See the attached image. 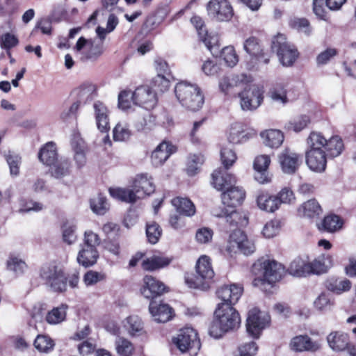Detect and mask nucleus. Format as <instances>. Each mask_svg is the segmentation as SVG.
I'll return each instance as SVG.
<instances>
[{
	"label": "nucleus",
	"instance_id": "obj_1",
	"mask_svg": "<svg viewBox=\"0 0 356 356\" xmlns=\"http://www.w3.org/2000/svg\"><path fill=\"white\" fill-rule=\"evenodd\" d=\"M243 291V286L237 284L225 285L218 290L217 295L222 302L218 305L209 328V334L212 337L220 338L225 333L239 327L241 317L233 305L238 301Z\"/></svg>",
	"mask_w": 356,
	"mask_h": 356
},
{
	"label": "nucleus",
	"instance_id": "obj_2",
	"mask_svg": "<svg viewBox=\"0 0 356 356\" xmlns=\"http://www.w3.org/2000/svg\"><path fill=\"white\" fill-rule=\"evenodd\" d=\"M245 197V190L235 185L222 193L221 200L225 208L220 213H214V215L222 218L227 229L245 226L248 224V219L246 214L235 209L243 203Z\"/></svg>",
	"mask_w": 356,
	"mask_h": 356
},
{
	"label": "nucleus",
	"instance_id": "obj_3",
	"mask_svg": "<svg viewBox=\"0 0 356 356\" xmlns=\"http://www.w3.org/2000/svg\"><path fill=\"white\" fill-rule=\"evenodd\" d=\"M133 189L115 188H110V195L120 201L127 203H134L138 199L149 195L155 190V186L151 176L147 174H140L136 177Z\"/></svg>",
	"mask_w": 356,
	"mask_h": 356
},
{
	"label": "nucleus",
	"instance_id": "obj_4",
	"mask_svg": "<svg viewBox=\"0 0 356 356\" xmlns=\"http://www.w3.org/2000/svg\"><path fill=\"white\" fill-rule=\"evenodd\" d=\"M252 271L257 276L252 284L259 286L265 283L273 284L280 281L284 273V267L275 260L262 259L253 264Z\"/></svg>",
	"mask_w": 356,
	"mask_h": 356
},
{
	"label": "nucleus",
	"instance_id": "obj_5",
	"mask_svg": "<svg viewBox=\"0 0 356 356\" xmlns=\"http://www.w3.org/2000/svg\"><path fill=\"white\" fill-rule=\"evenodd\" d=\"M175 92L180 104L188 110L196 111L203 106L204 96L195 84L179 82L175 88Z\"/></svg>",
	"mask_w": 356,
	"mask_h": 356
},
{
	"label": "nucleus",
	"instance_id": "obj_6",
	"mask_svg": "<svg viewBox=\"0 0 356 356\" xmlns=\"http://www.w3.org/2000/svg\"><path fill=\"white\" fill-rule=\"evenodd\" d=\"M40 277L45 284L56 292H63L67 289V277L63 268L56 263L43 265L40 269Z\"/></svg>",
	"mask_w": 356,
	"mask_h": 356
},
{
	"label": "nucleus",
	"instance_id": "obj_7",
	"mask_svg": "<svg viewBox=\"0 0 356 356\" xmlns=\"http://www.w3.org/2000/svg\"><path fill=\"white\" fill-rule=\"evenodd\" d=\"M172 341L181 353L188 352L192 356H195L201 348L197 333L192 327L181 329Z\"/></svg>",
	"mask_w": 356,
	"mask_h": 356
},
{
	"label": "nucleus",
	"instance_id": "obj_8",
	"mask_svg": "<svg viewBox=\"0 0 356 356\" xmlns=\"http://www.w3.org/2000/svg\"><path fill=\"white\" fill-rule=\"evenodd\" d=\"M196 273L195 280L187 278L186 282L190 287L206 289L208 282L213 277L214 271L212 268L211 259L206 255L201 256L196 264Z\"/></svg>",
	"mask_w": 356,
	"mask_h": 356
},
{
	"label": "nucleus",
	"instance_id": "obj_9",
	"mask_svg": "<svg viewBox=\"0 0 356 356\" xmlns=\"http://www.w3.org/2000/svg\"><path fill=\"white\" fill-rule=\"evenodd\" d=\"M272 49L277 52L279 60L282 65L291 66L298 57L297 49L286 42L282 34H277L272 41Z\"/></svg>",
	"mask_w": 356,
	"mask_h": 356
},
{
	"label": "nucleus",
	"instance_id": "obj_10",
	"mask_svg": "<svg viewBox=\"0 0 356 356\" xmlns=\"http://www.w3.org/2000/svg\"><path fill=\"white\" fill-rule=\"evenodd\" d=\"M270 323V316L265 312L254 307L248 312L246 319V329L253 338H259L262 331Z\"/></svg>",
	"mask_w": 356,
	"mask_h": 356
},
{
	"label": "nucleus",
	"instance_id": "obj_11",
	"mask_svg": "<svg viewBox=\"0 0 356 356\" xmlns=\"http://www.w3.org/2000/svg\"><path fill=\"white\" fill-rule=\"evenodd\" d=\"M241 107L243 111H252L257 109L264 99V90L262 87L256 84H250L244 86L242 91L238 93Z\"/></svg>",
	"mask_w": 356,
	"mask_h": 356
},
{
	"label": "nucleus",
	"instance_id": "obj_12",
	"mask_svg": "<svg viewBox=\"0 0 356 356\" xmlns=\"http://www.w3.org/2000/svg\"><path fill=\"white\" fill-rule=\"evenodd\" d=\"M251 82V77L245 74H227L222 76L218 82L219 89L225 95L238 96V89Z\"/></svg>",
	"mask_w": 356,
	"mask_h": 356
},
{
	"label": "nucleus",
	"instance_id": "obj_13",
	"mask_svg": "<svg viewBox=\"0 0 356 356\" xmlns=\"http://www.w3.org/2000/svg\"><path fill=\"white\" fill-rule=\"evenodd\" d=\"M237 227L229 229L233 232L229 235L226 250L229 254H235L241 251L243 254L248 255L253 253L255 246L253 242L248 240L246 235L241 230L236 229Z\"/></svg>",
	"mask_w": 356,
	"mask_h": 356
},
{
	"label": "nucleus",
	"instance_id": "obj_14",
	"mask_svg": "<svg viewBox=\"0 0 356 356\" xmlns=\"http://www.w3.org/2000/svg\"><path fill=\"white\" fill-rule=\"evenodd\" d=\"M207 8L208 15L218 22H228L234 15L233 8L227 0H211Z\"/></svg>",
	"mask_w": 356,
	"mask_h": 356
},
{
	"label": "nucleus",
	"instance_id": "obj_15",
	"mask_svg": "<svg viewBox=\"0 0 356 356\" xmlns=\"http://www.w3.org/2000/svg\"><path fill=\"white\" fill-rule=\"evenodd\" d=\"M166 291L165 284L152 275H145L140 289L142 295L147 299H153L161 296Z\"/></svg>",
	"mask_w": 356,
	"mask_h": 356
},
{
	"label": "nucleus",
	"instance_id": "obj_16",
	"mask_svg": "<svg viewBox=\"0 0 356 356\" xmlns=\"http://www.w3.org/2000/svg\"><path fill=\"white\" fill-rule=\"evenodd\" d=\"M211 184L217 191L224 192L236 183V178L225 169L216 170L211 175Z\"/></svg>",
	"mask_w": 356,
	"mask_h": 356
},
{
	"label": "nucleus",
	"instance_id": "obj_17",
	"mask_svg": "<svg viewBox=\"0 0 356 356\" xmlns=\"http://www.w3.org/2000/svg\"><path fill=\"white\" fill-rule=\"evenodd\" d=\"M321 347L318 341H313L307 335H298L293 337L289 343V348L291 350L298 353L316 352Z\"/></svg>",
	"mask_w": 356,
	"mask_h": 356
},
{
	"label": "nucleus",
	"instance_id": "obj_18",
	"mask_svg": "<svg viewBox=\"0 0 356 356\" xmlns=\"http://www.w3.org/2000/svg\"><path fill=\"white\" fill-rule=\"evenodd\" d=\"M244 50L252 57L264 64H268L270 56L264 51L259 40L255 37L247 38L243 43Z\"/></svg>",
	"mask_w": 356,
	"mask_h": 356
},
{
	"label": "nucleus",
	"instance_id": "obj_19",
	"mask_svg": "<svg viewBox=\"0 0 356 356\" xmlns=\"http://www.w3.org/2000/svg\"><path fill=\"white\" fill-rule=\"evenodd\" d=\"M306 163L313 172L321 173L327 165V156L325 150H307Z\"/></svg>",
	"mask_w": 356,
	"mask_h": 356
},
{
	"label": "nucleus",
	"instance_id": "obj_20",
	"mask_svg": "<svg viewBox=\"0 0 356 356\" xmlns=\"http://www.w3.org/2000/svg\"><path fill=\"white\" fill-rule=\"evenodd\" d=\"M133 94L136 105L149 109L153 108L156 104V94L148 86L138 87L133 92Z\"/></svg>",
	"mask_w": 356,
	"mask_h": 356
},
{
	"label": "nucleus",
	"instance_id": "obj_21",
	"mask_svg": "<svg viewBox=\"0 0 356 356\" xmlns=\"http://www.w3.org/2000/svg\"><path fill=\"white\" fill-rule=\"evenodd\" d=\"M149 310L154 321L157 323H166L172 318V308L169 305L162 302L151 301Z\"/></svg>",
	"mask_w": 356,
	"mask_h": 356
},
{
	"label": "nucleus",
	"instance_id": "obj_22",
	"mask_svg": "<svg viewBox=\"0 0 356 356\" xmlns=\"http://www.w3.org/2000/svg\"><path fill=\"white\" fill-rule=\"evenodd\" d=\"M300 160V156L289 149H285L279 156L282 170L287 174H293L298 170Z\"/></svg>",
	"mask_w": 356,
	"mask_h": 356
},
{
	"label": "nucleus",
	"instance_id": "obj_23",
	"mask_svg": "<svg viewBox=\"0 0 356 356\" xmlns=\"http://www.w3.org/2000/svg\"><path fill=\"white\" fill-rule=\"evenodd\" d=\"M87 46L89 49L86 52L85 60H95L99 57L103 53V47L101 44L96 42L95 40H87L83 37H81L74 47L76 51H81L83 49V46Z\"/></svg>",
	"mask_w": 356,
	"mask_h": 356
},
{
	"label": "nucleus",
	"instance_id": "obj_24",
	"mask_svg": "<svg viewBox=\"0 0 356 356\" xmlns=\"http://www.w3.org/2000/svg\"><path fill=\"white\" fill-rule=\"evenodd\" d=\"M191 22L196 29L200 40L204 43L207 49L212 51L217 43V38L208 35L204 22L200 16H193L191 19Z\"/></svg>",
	"mask_w": 356,
	"mask_h": 356
},
{
	"label": "nucleus",
	"instance_id": "obj_25",
	"mask_svg": "<svg viewBox=\"0 0 356 356\" xmlns=\"http://www.w3.org/2000/svg\"><path fill=\"white\" fill-rule=\"evenodd\" d=\"M71 147L74 152V161L78 168H83L86 163V145L78 134H74L71 140Z\"/></svg>",
	"mask_w": 356,
	"mask_h": 356
},
{
	"label": "nucleus",
	"instance_id": "obj_26",
	"mask_svg": "<svg viewBox=\"0 0 356 356\" xmlns=\"http://www.w3.org/2000/svg\"><path fill=\"white\" fill-rule=\"evenodd\" d=\"M175 151V147L170 143L166 141L162 142L152 153V163L156 167L161 165Z\"/></svg>",
	"mask_w": 356,
	"mask_h": 356
},
{
	"label": "nucleus",
	"instance_id": "obj_27",
	"mask_svg": "<svg viewBox=\"0 0 356 356\" xmlns=\"http://www.w3.org/2000/svg\"><path fill=\"white\" fill-rule=\"evenodd\" d=\"M93 108L98 129L102 132H107L109 129L108 111L107 108L100 102H95Z\"/></svg>",
	"mask_w": 356,
	"mask_h": 356
},
{
	"label": "nucleus",
	"instance_id": "obj_28",
	"mask_svg": "<svg viewBox=\"0 0 356 356\" xmlns=\"http://www.w3.org/2000/svg\"><path fill=\"white\" fill-rule=\"evenodd\" d=\"M288 271L290 275L299 277L311 274L309 259L307 257L294 259L290 264Z\"/></svg>",
	"mask_w": 356,
	"mask_h": 356
},
{
	"label": "nucleus",
	"instance_id": "obj_29",
	"mask_svg": "<svg viewBox=\"0 0 356 356\" xmlns=\"http://www.w3.org/2000/svg\"><path fill=\"white\" fill-rule=\"evenodd\" d=\"M258 207L264 211L273 213L280 208V202L275 195L261 193L257 197Z\"/></svg>",
	"mask_w": 356,
	"mask_h": 356
},
{
	"label": "nucleus",
	"instance_id": "obj_30",
	"mask_svg": "<svg viewBox=\"0 0 356 356\" xmlns=\"http://www.w3.org/2000/svg\"><path fill=\"white\" fill-rule=\"evenodd\" d=\"M99 253L96 248L81 246L77 256V261L84 267H89L96 264Z\"/></svg>",
	"mask_w": 356,
	"mask_h": 356
},
{
	"label": "nucleus",
	"instance_id": "obj_31",
	"mask_svg": "<svg viewBox=\"0 0 356 356\" xmlns=\"http://www.w3.org/2000/svg\"><path fill=\"white\" fill-rule=\"evenodd\" d=\"M322 211L321 207L315 199L305 202L298 209V213L300 216L309 218H318Z\"/></svg>",
	"mask_w": 356,
	"mask_h": 356
},
{
	"label": "nucleus",
	"instance_id": "obj_32",
	"mask_svg": "<svg viewBox=\"0 0 356 356\" xmlns=\"http://www.w3.org/2000/svg\"><path fill=\"white\" fill-rule=\"evenodd\" d=\"M330 347L334 351H342L346 349L349 344L347 334L342 332H332L327 337Z\"/></svg>",
	"mask_w": 356,
	"mask_h": 356
},
{
	"label": "nucleus",
	"instance_id": "obj_33",
	"mask_svg": "<svg viewBox=\"0 0 356 356\" xmlns=\"http://www.w3.org/2000/svg\"><path fill=\"white\" fill-rule=\"evenodd\" d=\"M333 265L332 256L329 254H321L312 262L309 261V266L311 268V274H321L326 273Z\"/></svg>",
	"mask_w": 356,
	"mask_h": 356
},
{
	"label": "nucleus",
	"instance_id": "obj_34",
	"mask_svg": "<svg viewBox=\"0 0 356 356\" xmlns=\"http://www.w3.org/2000/svg\"><path fill=\"white\" fill-rule=\"evenodd\" d=\"M39 160L44 164L51 166L58 160L56 144L53 142L46 143L40 150Z\"/></svg>",
	"mask_w": 356,
	"mask_h": 356
},
{
	"label": "nucleus",
	"instance_id": "obj_35",
	"mask_svg": "<svg viewBox=\"0 0 356 356\" xmlns=\"http://www.w3.org/2000/svg\"><path fill=\"white\" fill-rule=\"evenodd\" d=\"M171 261L168 257L153 255L143 261L142 267L145 270L153 271L168 266Z\"/></svg>",
	"mask_w": 356,
	"mask_h": 356
},
{
	"label": "nucleus",
	"instance_id": "obj_36",
	"mask_svg": "<svg viewBox=\"0 0 356 356\" xmlns=\"http://www.w3.org/2000/svg\"><path fill=\"white\" fill-rule=\"evenodd\" d=\"M71 172V163L68 159L60 158L51 165L50 173L52 177L60 179Z\"/></svg>",
	"mask_w": 356,
	"mask_h": 356
},
{
	"label": "nucleus",
	"instance_id": "obj_37",
	"mask_svg": "<svg viewBox=\"0 0 356 356\" xmlns=\"http://www.w3.org/2000/svg\"><path fill=\"white\" fill-rule=\"evenodd\" d=\"M325 287L334 293L341 294L350 290L351 282L345 278L330 277L327 280Z\"/></svg>",
	"mask_w": 356,
	"mask_h": 356
},
{
	"label": "nucleus",
	"instance_id": "obj_38",
	"mask_svg": "<svg viewBox=\"0 0 356 356\" xmlns=\"http://www.w3.org/2000/svg\"><path fill=\"white\" fill-rule=\"evenodd\" d=\"M124 326L131 337H139L145 333L143 323L137 316L127 318Z\"/></svg>",
	"mask_w": 356,
	"mask_h": 356
},
{
	"label": "nucleus",
	"instance_id": "obj_39",
	"mask_svg": "<svg viewBox=\"0 0 356 356\" xmlns=\"http://www.w3.org/2000/svg\"><path fill=\"white\" fill-rule=\"evenodd\" d=\"M6 269L15 275L19 276L26 270L27 265L19 256L10 254L6 261Z\"/></svg>",
	"mask_w": 356,
	"mask_h": 356
},
{
	"label": "nucleus",
	"instance_id": "obj_40",
	"mask_svg": "<svg viewBox=\"0 0 356 356\" xmlns=\"http://www.w3.org/2000/svg\"><path fill=\"white\" fill-rule=\"evenodd\" d=\"M268 95L272 101L282 105H286L291 100L286 86L282 84H277L273 87L268 92Z\"/></svg>",
	"mask_w": 356,
	"mask_h": 356
},
{
	"label": "nucleus",
	"instance_id": "obj_41",
	"mask_svg": "<svg viewBox=\"0 0 356 356\" xmlns=\"http://www.w3.org/2000/svg\"><path fill=\"white\" fill-rule=\"evenodd\" d=\"M264 143L266 146L272 148L279 147L284 141L283 134L276 129H270L261 134Z\"/></svg>",
	"mask_w": 356,
	"mask_h": 356
},
{
	"label": "nucleus",
	"instance_id": "obj_42",
	"mask_svg": "<svg viewBox=\"0 0 356 356\" xmlns=\"http://www.w3.org/2000/svg\"><path fill=\"white\" fill-rule=\"evenodd\" d=\"M172 204L177 211L186 216H191L195 212L193 203L188 198L175 197L172 200Z\"/></svg>",
	"mask_w": 356,
	"mask_h": 356
},
{
	"label": "nucleus",
	"instance_id": "obj_43",
	"mask_svg": "<svg viewBox=\"0 0 356 356\" xmlns=\"http://www.w3.org/2000/svg\"><path fill=\"white\" fill-rule=\"evenodd\" d=\"M67 309L68 306L65 304L53 308L46 315L47 322L51 325H56L63 322L66 318Z\"/></svg>",
	"mask_w": 356,
	"mask_h": 356
},
{
	"label": "nucleus",
	"instance_id": "obj_44",
	"mask_svg": "<svg viewBox=\"0 0 356 356\" xmlns=\"http://www.w3.org/2000/svg\"><path fill=\"white\" fill-rule=\"evenodd\" d=\"M115 349L120 356H133L135 352L134 343L127 339L118 337L115 341Z\"/></svg>",
	"mask_w": 356,
	"mask_h": 356
},
{
	"label": "nucleus",
	"instance_id": "obj_45",
	"mask_svg": "<svg viewBox=\"0 0 356 356\" xmlns=\"http://www.w3.org/2000/svg\"><path fill=\"white\" fill-rule=\"evenodd\" d=\"M327 139L319 132H312L307 139V150H325Z\"/></svg>",
	"mask_w": 356,
	"mask_h": 356
},
{
	"label": "nucleus",
	"instance_id": "obj_46",
	"mask_svg": "<svg viewBox=\"0 0 356 356\" xmlns=\"http://www.w3.org/2000/svg\"><path fill=\"white\" fill-rule=\"evenodd\" d=\"M90 208L97 215H104L109 209V204L105 197L98 195L90 200Z\"/></svg>",
	"mask_w": 356,
	"mask_h": 356
},
{
	"label": "nucleus",
	"instance_id": "obj_47",
	"mask_svg": "<svg viewBox=\"0 0 356 356\" xmlns=\"http://www.w3.org/2000/svg\"><path fill=\"white\" fill-rule=\"evenodd\" d=\"M342 221L338 216L329 215L324 218L321 228L327 232H334L342 227Z\"/></svg>",
	"mask_w": 356,
	"mask_h": 356
},
{
	"label": "nucleus",
	"instance_id": "obj_48",
	"mask_svg": "<svg viewBox=\"0 0 356 356\" xmlns=\"http://www.w3.org/2000/svg\"><path fill=\"white\" fill-rule=\"evenodd\" d=\"M343 148L342 140L339 136H333L327 140L325 151L327 152L329 156L335 157L341 153Z\"/></svg>",
	"mask_w": 356,
	"mask_h": 356
},
{
	"label": "nucleus",
	"instance_id": "obj_49",
	"mask_svg": "<svg viewBox=\"0 0 356 356\" xmlns=\"http://www.w3.org/2000/svg\"><path fill=\"white\" fill-rule=\"evenodd\" d=\"M162 234V229L159 224L150 222L146 225V236L149 243L156 244Z\"/></svg>",
	"mask_w": 356,
	"mask_h": 356
},
{
	"label": "nucleus",
	"instance_id": "obj_50",
	"mask_svg": "<svg viewBox=\"0 0 356 356\" xmlns=\"http://www.w3.org/2000/svg\"><path fill=\"white\" fill-rule=\"evenodd\" d=\"M113 140L115 141H124L129 138L131 131L129 125L126 122H118L113 131Z\"/></svg>",
	"mask_w": 356,
	"mask_h": 356
},
{
	"label": "nucleus",
	"instance_id": "obj_51",
	"mask_svg": "<svg viewBox=\"0 0 356 356\" xmlns=\"http://www.w3.org/2000/svg\"><path fill=\"white\" fill-rule=\"evenodd\" d=\"M96 93V88L94 85L88 84L81 86L77 92L78 101L81 104H86L91 101Z\"/></svg>",
	"mask_w": 356,
	"mask_h": 356
},
{
	"label": "nucleus",
	"instance_id": "obj_52",
	"mask_svg": "<svg viewBox=\"0 0 356 356\" xmlns=\"http://www.w3.org/2000/svg\"><path fill=\"white\" fill-rule=\"evenodd\" d=\"M333 305L334 301L325 293H321L314 302L315 309L320 312L330 310Z\"/></svg>",
	"mask_w": 356,
	"mask_h": 356
},
{
	"label": "nucleus",
	"instance_id": "obj_53",
	"mask_svg": "<svg viewBox=\"0 0 356 356\" xmlns=\"http://www.w3.org/2000/svg\"><path fill=\"white\" fill-rule=\"evenodd\" d=\"M220 158L222 163L226 169L231 167L237 159L235 152L230 146H225L221 149Z\"/></svg>",
	"mask_w": 356,
	"mask_h": 356
},
{
	"label": "nucleus",
	"instance_id": "obj_54",
	"mask_svg": "<svg viewBox=\"0 0 356 356\" xmlns=\"http://www.w3.org/2000/svg\"><path fill=\"white\" fill-rule=\"evenodd\" d=\"M134 99V94L131 90H123L118 95V106L122 110L126 111L136 105Z\"/></svg>",
	"mask_w": 356,
	"mask_h": 356
},
{
	"label": "nucleus",
	"instance_id": "obj_55",
	"mask_svg": "<svg viewBox=\"0 0 356 356\" xmlns=\"http://www.w3.org/2000/svg\"><path fill=\"white\" fill-rule=\"evenodd\" d=\"M34 346L42 353H48L54 346V341L47 335H38L34 341Z\"/></svg>",
	"mask_w": 356,
	"mask_h": 356
},
{
	"label": "nucleus",
	"instance_id": "obj_56",
	"mask_svg": "<svg viewBox=\"0 0 356 356\" xmlns=\"http://www.w3.org/2000/svg\"><path fill=\"white\" fill-rule=\"evenodd\" d=\"M221 57L227 65L231 67L235 66L238 62V57L233 46L224 47L221 51Z\"/></svg>",
	"mask_w": 356,
	"mask_h": 356
},
{
	"label": "nucleus",
	"instance_id": "obj_57",
	"mask_svg": "<svg viewBox=\"0 0 356 356\" xmlns=\"http://www.w3.org/2000/svg\"><path fill=\"white\" fill-rule=\"evenodd\" d=\"M309 122L310 119L309 116L305 115H300L290 121L287 124V129L295 132H300L306 128Z\"/></svg>",
	"mask_w": 356,
	"mask_h": 356
},
{
	"label": "nucleus",
	"instance_id": "obj_58",
	"mask_svg": "<svg viewBox=\"0 0 356 356\" xmlns=\"http://www.w3.org/2000/svg\"><path fill=\"white\" fill-rule=\"evenodd\" d=\"M18 42L17 38L10 33H6L0 36V47L8 51L7 53L9 56H10L9 50L16 47Z\"/></svg>",
	"mask_w": 356,
	"mask_h": 356
},
{
	"label": "nucleus",
	"instance_id": "obj_59",
	"mask_svg": "<svg viewBox=\"0 0 356 356\" xmlns=\"http://www.w3.org/2000/svg\"><path fill=\"white\" fill-rule=\"evenodd\" d=\"M243 126L239 123L233 124L229 130L228 140L233 144L241 143L244 138Z\"/></svg>",
	"mask_w": 356,
	"mask_h": 356
},
{
	"label": "nucleus",
	"instance_id": "obj_60",
	"mask_svg": "<svg viewBox=\"0 0 356 356\" xmlns=\"http://www.w3.org/2000/svg\"><path fill=\"white\" fill-rule=\"evenodd\" d=\"M280 229V222L277 220H272L265 224L262 229V234L264 237L270 238L275 236Z\"/></svg>",
	"mask_w": 356,
	"mask_h": 356
},
{
	"label": "nucleus",
	"instance_id": "obj_61",
	"mask_svg": "<svg viewBox=\"0 0 356 356\" xmlns=\"http://www.w3.org/2000/svg\"><path fill=\"white\" fill-rule=\"evenodd\" d=\"M289 25L299 32L309 35L311 32V28L309 21L305 18H293L290 20Z\"/></svg>",
	"mask_w": 356,
	"mask_h": 356
},
{
	"label": "nucleus",
	"instance_id": "obj_62",
	"mask_svg": "<svg viewBox=\"0 0 356 356\" xmlns=\"http://www.w3.org/2000/svg\"><path fill=\"white\" fill-rule=\"evenodd\" d=\"M202 156L193 155L188 158L186 171L188 175L193 176L197 173L200 166L203 163Z\"/></svg>",
	"mask_w": 356,
	"mask_h": 356
},
{
	"label": "nucleus",
	"instance_id": "obj_63",
	"mask_svg": "<svg viewBox=\"0 0 356 356\" xmlns=\"http://www.w3.org/2000/svg\"><path fill=\"white\" fill-rule=\"evenodd\" d=\"M6 161L10 168V175L17 176L19 173L21 158L16 154L9 153L6 155Z\"/></svg>",
	"mask_w": 356,
	"mask_h": 356
},
{
	"label": "nucleus",
	"instance_id": "obj_64",
	"mask_svg": "<svg viewBox=\"0 0 356 356\" xmlns=\"http://www.w3.org/2000/svg\"><path fill=\"white\" fill-rule=\"evenodd\" d=\"M105 276L103 273L94 270H88L83 276V282L86 286H92L103 280Z\"/></svg>",
	"mask_w": 356,
	"mask_h": 356
}]
</instances>
